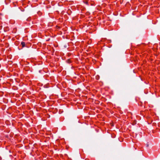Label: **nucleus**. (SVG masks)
<instances>
[{
    "label": "nucleus",
    "instance_id": "obj_1",
    "mask_svg": "<svg viewBox=\"0 0 160 160\" xmlns=\"http://www.w3.org/2000/svg\"><path fill=\"white\" fill-rule=\"evenodd\" d=\"M21 45H22V47H24L25 46V43L24 42H21Z\"/></svg>",
    "mask_w": 160,
    "mask_h": 160
}]
</instances>
